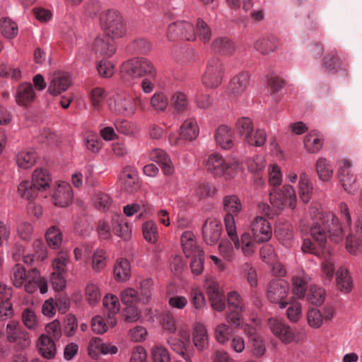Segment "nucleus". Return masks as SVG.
<instances>
[{"label":"nucleus","instance_id":"nucleus-3","mask_svg":"<svg viewBox=\"0 0 362 362\" xmlns=\"http://www.w3.org/2000/svg\"><path fill=\"white\" fill-rule=\"evenodd\" d=\"M223 210L226 212L224 223L226 230L230 240L236 249L240 247V240L236 232V225L234 216L242 211V204L235 195H228L223 198Z\"/></svg>","mask_w":362,"mask_h":362},{"label":"nucleus","instance_id":"nucleus-58","mask_svg":"<svg viewBox=\"0 0 362 362\" xmlns=\"http://www.w3.org/2000/svg\"><path fill=\"white\" fill-rule=\"evenodd\" d=\"M307 320L308 325L315 329L320 327L323 322L322 313L316 308H311L308 310Z\"/></svg>","mask_w":362,"mask_h":362},{"label":"nucleus","instance_id":"nucleus-55","mask_svg":"<svg viewBox=\"0 0 362 362\" xmlns=\"http://www.w3.org/2000/svg\"><path fill=\"white\" fill-rule=\"evenodd\" d=\"M143 234L145 239L150 243H155L158 237V227L153 221H146L143 226Z\"/></svg>","mask_w":362,"mask_h":362},{"label":"nucleus","instance_id":"nucleus-64","mask_svg":"<svg viewBox=\"0 0 362 362\" xmlns=\"http://www.w3.org/2000/svg\"><path fill=\"white\" fill-rule=\"evenodd\" d=\"M103 305L107 310V313H112V315H115L119 310V300L115 296H106L103 299Z\"/></svg>","mask_w":362,"mask_h":362},{"label":"nucleus","instance_id":"nucleus-41","mask_svg":"<svg viewBox=\"0 0 362 362\" xmlns=\"http://www.w3.org/2000/svg\"><path fill=\"white\" fill-rule=\"evenodd\" d=\"M45 238L50 248L58 249L61 246L62 234L58 227H50L46 232Z\"/></svg>","mask_w":362,"mask_h":362},{"label":"nucleus","instance_id":"nucleus-20","mask_svg":"<svg viewBox=\"0 0 362 362\" xmlns=\"http://www.w3.org/2000/svg\"><path fill=\"white\" fill-rule=\"evenodd\" d=\"M112 230L117 236L124 240L130 238L132 230L126 219L119 214H115L112 218Z\"/></svg>","mask_w":362,"mask_h":362},{"label":"nucleus","instance_id":"nucleus-16","mask_svg":"<svg viewBox=\"0 0 362 362\" xmlns=\"http://www.w3.org/2000/svg\"><path fill=\"white\" fill-rule=\"evenodd\" d=\"M250 81L248 72H241L235 76L230 81L227 89V94L231 98L241 95L246 90Z\"/></svg>","mask_w":362,"mask_h":362},{"label":"nucleus","instance_id":"nucleus-37","mask_svg":"<svg viewBox=\"0 0 362 362\" xmlns=\"http://www.w3.org/2000/svg\"><path fill=\"white\" fill-rule=\"evenodd\" d=\"M36 158V153L34 150H25L17 155L16 163L20 168L28 169L34 165Z\"/></svg>","mask_w":362,"mask_h":362},{"label":"nucleus","instance_id":"nucleus-59","mask_svg":"<svg viewBox=\"0 0 362 362\" xmlns=\"http://www.w3.org/2000/svg\"><path fill=\"white\" fill-rule=\"evenodd\" d=\"M192 259L190 263L192 272L195 275L200 274L204 269V252L199 251L198 253L191 255Z\"/></svg>","mask_w":362,"mask_h":362},{"label":"nucleus","instance_id":"nucleus-45","mask_svg":"<svg viewBox=\"0 0 362 362\" xmlns=\"http://www.w3.org/2000/svg\"><path fill=\"white\" fill-rule=\"evenodd\" d=\"M22 321L24 325L30 330H35L39 325L38 318L31 308H26L22 312Z\"/></svg>","mask_w":362,"mask_h":362},{"label":"nucleus","instance_id":"nucleus-47","mask_svg":"<svg viewBox=\"0 0 362 362\" xmlns=\"http://www.w3.org/2000/svg\"><path fill=\"white\" fill-rule=\"evenodd\" d=\"M196 37L204 42H208L211 37V29L202 19L198 18L196 22Z\"/></svg>","mask_w":362,"mask_h":362},{"label":"nucleus","instance_id":"nucleus-51","mask_svg":"<svg viewBox=\"0 0 362 362\" xmlns=\"http://www.w3.org/2000/svg\"><path fill=\"white\" fill-rule=\"evenodd\" d=\"M69 262V256L66 252H60L57 257L54 259L52 267L55 274H63L66 272V264Z\"/></svg>","mask_w":362,"mask_h":362},{"label":"nucleus","instance_id":"nucleus-5","mask_svg":"<svg viewBox=\"0 0 362 362\" xmlns=\"http://www.w3.org/2000/svg\"><path fill=\"white\" fill-rule=\"evenodd\" d=\"M100 23L105 34L111 38H119L126 33V25L121 13L113 9L100 13Z\"/></svg>","mask_w":362,"mask_h":362},{"label":"nucleus","instance_id":"nucleus-43","mask_svg":"<svg viewBox=\"0 0 362 362\" xmlns=\"http://www.w3.org/2000/svg\"><path fill=\"white\" fill-rule=\"evenodd\" d=\"M10 278L15 287H21L25 283L27 278V274L23 266L16 264L11 269Z\"/></svg>","mask_w":362,"mask_h":362},{"label":"nucleus","instance_id":"nucleus-10","mask_svg":"<svg viewBox=\"0 0 362 362\" xmlns=\"http://www.w3.org/2000/svg\"><path fill=\"white\" fill-rule=\"evenodd\" d=\"M228 306L229 313L226 315L228 322L235 327H240L243 325L242 313L243 311V303L240 295L235 291L228 294Z\"/></svg>","mask_w":362,"mask_h":362},{"label":"nucleus","instance_id":"nucleus-57","mask_svg":"<svg viewBox=\"0 0 362 362\" xmlns=\"http://www.w3.org/2000/svg\"><path fill=\"white\" fill-rule=\"evenodd\" d=\"M86 296L89 304L95 305L98 303L101 295L98 285L88 283L86 288Z\"/></svg>","mask_w":362,"mask_h":362},{"label":"nucleus","instance_id":"nucleus-62","mask_svg":"<svg viewBox=\"0 0 362 362\" xmlns=\"http://www.w3.org/2000/svg\"><path fill=\"white\" fill-rule=\"evenodd\" d=\"M105 90L102 88L97 87L91 90L90 93V98L92 105L95 110H100L105 100Z\"/></svg>","mask_w":362,"mask_h":362},{"label":"nucleus","instance_id":"nucleus-19","mask_svg":"<svg viewBox=\"0 0 362 362\" xmlns=\"http://www.w3.org/2000/svg\"><path fill=\"white\" fill-rule=\"evenodd\" d=\"M149 158L151 160L160 165L165 175H170L173 173L174 166L170 158L164 151L154 149L150 153Z\"/></svg>","mask_w":362,"mask_h":362},{"label":"nucleus","instance_id":"nucleus-31","mask_svg":"<svg viewBox=\"0 0 362 362\" xmlns=\"http://www.w3.org/2000/svg\"><path fill=\"white\" fill-rule=\"evenodd\" d=\"M199 134V128L197 122L194 119H186L180 127V136L186 141H192L197 138Z\"/></svg>","mask_w":362,"mask_h":362},{"label":"nucleus","instance_id":"nucleus-61","mask_svg":"<svg viewBox=\"0 0 362 362\" xmlns=\"http://www.w3.org/2000/svg\"><path fill=\"white\" fill-rule=\"evenodd\" d=\"M93 200L95 207L99 210L107 209L111 204L110 196L101 192H96Z\"/></svg>","mask_w":362,"mask_h":362},{"label":"nucleus","instance_id":"nucleus-13","mask_svg":"<svg viewBox=\"0 0 362 362\" xmlns=\"http://www.w3.org/2000/svg\"><path fill=\"white\" fill-rule=\"evenodd\" d=\"M222 230V225L220 221L216 218H208L205 221L202 233L206 244L215 245L219 240Z\"/></svg>","mask_w":362,"mask_h":362},{"label":"nucleus","instance_id":"nucleus-8","mask_svg":"<svg viewBox=\"0 0 362 362\" xmlns=\"http://www.w3.org/2000/svg\"><path fill=\"white\" fill-rule=\"evenodd\" d=\"M289 293V285L283 279L271 281L267 286V296L269 302L279 304L281 308H284L288 301L286 298Z\"/></svg>","mask_w":362,"mask_h":362},{"label":"nucleus","instance_id":"nucleus-24","mask_svg":"<svg viewBox=\"0 0 362 362\" xmlns=\"http://www.w3.org/2000/svg\"><path fill=\"white\" fill-rule=\"evenodd\" d=\"M7 339L10 342H15L18 338L23 339V345L28 346L30 343L29 334L24 330H20L19 324L15 321H11L6 326Z\"/></svg>","mask_w":362,"mask_h":362},{"label":"nucleus","instance_id":"nucleus-21","mask_svg":"<svg viewBox=\"0 0 362 362\" xmlns=\"http://www.w3.org/2000/svg\"><path fill=\"white\" fill-rule=\"evenodd\" d=\"M216 144L223 149H230L233 146V132L226 125L219 126L214 136Z\"/></svg>","mask_w":362,"mask_h":362},{"label":"nucleus","instance_id":"nucleus-44","mask_svg":"<svg viewBox=\"0 0 362 362\" xmlns=\"http://www.w3.org/2000/svg\"><path fill=\"white\" fill-rule=\"evenodd\" d=\"M233 328L224 323L218 325L214 331L215 338L220 344H225L233 336Z\"/></svg>","mask_w":362,"mask_h":362},{"label":"nucleus","instance_id":"nucleus-54","mask_svg":"<svg viewBox=\"0 0 362 362\" xmlns=\"http://www.w3.org/2000/svg\"><path fill=\"white\" fill-rule=\"evenodd\" d=\"M151 354L153 362H170L168 349L161 345H155L151 349Z\"/></svg>","mask_w":362,"mask_h":362},{"label":"nucleus","instance_id":"nucleus-35","mask_svg":"<svg viewBox=\"0 0 362 362\" xmlns=\"http://www.w3.org/2000/svg\"><path fill=\"white\" fill-rule=\"evenodd\" d=\"M40 190L31 181L24 180L21 182L18 187V193L19 195L30 202L37 197Z\"/></svg>","mask_w":362,"mask_h":362},{"label":"nucleus","instance_id":"nucleus-53","mask_svg":"<svg viewBox=\"0 0 362 362\" xmlns=\"http://www.w3.org/2000/svg\"><path fill=\"white\" fill-rule=\"evenodd\" d=\"M308 299L313 305H321L325 300L324 289L317 286H311L309 289Z\"/></svg>","mask_w":362,"mask_h":362},{"label":"nucleus","instance_id":"nucleus-38","mask_svg":"<svg viewBox=\"0 0 362 362\" xmlns=\"http://www.w3.org/2000/svg\"><path fill=\"white\" fill-rule=\"evenodd\" d=\"M337 288L342 292H349L352 286V281L346 269L340 268L336 273Z\"/></svg>","mask_w":362,"mask_h":362},{"label":"nucleus","instance_id":"nucleus-9","mask_svg":"<svg viewBox=\"0 0 362 362\" xmlns=\"http://www.w3.org/2000/svg\"><path fill=\"white\" fill-rule=\"evenodd\" d=\"M269 199L272 205L281 209L288 206L294 209L296 204V194L293 187L289 185H285L283 187L276 190L274 189L269 192Z\"/></svg>","mask_w":362,"mask_h":362},{"label":"nucleus","instance_id":"nucleus-2","mask_svg":"<svg viewBox=\"0 0 362 362\" xmlns=\"http://www.w3.org/2000/svg\"><path fill=\"white\" fill-rule=\"evenodd\" d=\"M252 236L249 233L241 235L240 243L242 251L245 256H250L254 252L255 243L268 241L272 234L269 222L262 216L256 217L251 223Z\"/></svg>","mask_w":362,"mask_h":362},{"label":"nucleus","instance_id":"nucleus-46","mask_svg":"<svg viewBox=\"0 0 362 362\" xmlns=\"http://www.w3.org/2000/svg\"><path fill=\"white\" fill-rule=\"evenodd\" d=\"M171 104L177 112L182 113L188 108L187 97L183 93L176 92L171 97Z\"/></svg>","mask_w":362,"mask_h":362},{"label":"nucleus","instance_id":"nucleus-22","mask_svg":"<svg viewBox=\"0 0 362 362\" xmlns=\"http://www.w3.org/2000/svg\"><path fill=\"white\" fill-rule=\"evenodd\" d=\"M35 98V93L30 83H25L19 85L16 93V102L20 105H27L32 103Z\"/></svg>","mask_w":362,"mask_h":362},{"label":"nucleus","instance_id":"nucleus-42","mask_svg":"<svg viewBox=\"0 0 362 362\" xmlns=\"http://www.w3.org/2000/svg\"><path fill=\"white\" fill-rule=\"evenodd\" d=\"M292 281L293 294L298 298H304L308 288V278L301 274L294 276Z\"/></svg>","mask_w":362,"mask_h":362},{"label":"nucleus","instance_id":"nucleus-48","mask_svg":"<svg viewBox=\"0 0 362 362\" xmlns=\"http://www.w3.org/2000/svg\"><path fill=\"white\" fill-rule=\"evenodd\" d=\"M266 132L264 129H258L255 132L252 130L249 133L243 140L252 146H261L266 141Z\"/></svg>","mask_w":362,"mask_h":362},{"label":"nucleus","instance_id":"nucleus-50","mask_svg":"<svg viewBox=\"0 0 362 362\" xmlns=\"http://www.w3.org/2000/svg\"><path fill=\"white\" fill-rule=\"evenodd\" d=\"M342 66V61L334 54H329L323 58L322 66L326 71H337L341 69Z\"/></svg>","mask_w":362,"mask_h":362},{"label":"nucleus","instance_id":"nucleus-15","mask_svg":"<svg viewBox=\"0 0 362 362\" xmlns=\"http://www.w3.org/2000/svg\"><path fill=\"white\" fill-rule=\"evenodd\" d=\"M92 49L95 54L110 57L115 54L116 47L112 38L107 35H99L94 39Z\"/></svg>","mask_w":362,"mask_h":362},{"label":"nucleus","instance_id":"nucleus-17","mask_svg":"<svg viewBox=\"0 0 362 362\" xmlns=\"http://www.w3.org/2000/svg\"><path fill=\"white\" fill-rule=\"evenodd\" d=\"M70 84L71 80L68 74L57 71L52 76L47 90L51 95H59L61 93L66 90Z\"/></svg>","mask_w":362,"mask_h":362},{"label":"nucleus","instance_id":"nucleus-32","mask_svg":"<svg viewBox=\"0 0 362 362\" xmlns=\"http://www.w3.org/2000/svg\"><path fill=\"white\" fill-rule=\"evenodd\" d=\"M114 276L118 281H126L130 276V264L127 259L119 258L114 267Z\"/></svg>","mask_w":362,"mask_h":362},{"label":"nucleus","instance_id":"nucleus-30","mask_svg":"<svg viewBox=\"0 0 362 362\" xmlns=\"http://www.w3.org/2000/svg\"><path fill=\"white\" fill-rule=\"evenodd\" d=\"M313 189L312 182L308 175L305 173H301L300 174L298 194L304 203H308L310 200Z\"/></svg>","mask_w":362,"mask_h":362},{"label":"nucleus","instance_id":"nucleus-18","mask_svg":"<svg viewBox=\"0 0 362 362\" xmlns=\"http://www.w3.org/2000/svg\"><path fill=\"white\" fill-rule=\"evenodd\" d=\"M351 163L347 160L341 161V165L339 169V176L340 182L344 189L349 193H353L355 190L353 185L356 182V176L351 173Z\"/></svg>","mask_w":362,"mask_h":362},{"label":"nucleus","instance_id":"nucleus-29","mask_svg":"<svg viewBox=\"0 0 362 362\" xmlns=\"http://www.w3.org/2000/svg\"><path fill=\"white\" fill-rule=\"evenodd\" d=\"M115 111L118 114L132 116L134 114L133 99L129 95L118 96L115 100Z\"/></svg>","mask_w":362,"mask_h":362},{"label":"nucleus","instance_id":"nucleus-39","mask_svg":"<svg viewBox=\"0 0 362 362\" xmlns=\"http://www.w3.org/2000/svg\"><path fill=\"white\" fill-rule=\"evenodd\" d=\"M0 32L8 39H13L17 36L18 28L17 24L8 18L0 21Z\"/></svg>","mask_w":362,"mask_h":362},{"label":"nucleus","instance_id":"nucleus-60","mask_svg":"<svg viewBox=\"0 0 362 362\" xmlns=\"http://www.w3.org/2000/svg\"><path fill=\"white\" fill-rule=\"evenodd\" d=\"M151 105L155 110L163 111L168 105V100L163 93H156L151 98Z\"/></svg>","mask_w":362,"mask_h":362},{"label":"nucleus","instance_id":"nucleus-28","mask_svg":"<svg viewBox=\"0 0 362 362\" xmlns=\"http://www.w3.org/2000/svg\"><path fill=\"white\" fill-rule=\"evenodd\" d=\"M51 181V177L47 170L37 169L33 173L31 182L40 192L46 191L49 187Z\"/></svg>","mask_w":362,"mask_h":362},{"label":"nucleus","instance_id":"nucleus-49","mask_svg":"<svg viewBox=\"0 0 362 362\" xmlns=\"http://www.w3.org/2000/svg\"><path fill=\"white\" fill-rule=\"evenodd\" d=\"M84 144L90 151L98 153L101 148L103 143L98 134L89 132L84 137Z\"/></svg>","mask_w":362,"mask_h":362},{"label":"nucleus","instance_id":"nucleus-26","mask_svg":"<svg viewBox=\"0 0 362 362\" xmlns=\"http://www.w3.org/2000/svg\"><path fill=\"white\" fill-rule=\"evenodd\" d=\"M41 355L46 358H52L56 354V345L51 338L46 334H42L37 343Z\"/></svg>","mask_w":362,"mask_h":362},{"label":"nucleus","instance_id":"nucleus-52","mask_svg":"<svg viewBox=\"0 0 362 362\" xmlns=\"http://www.w3.org/2000/svg\"><path fill=\"white\" fill-rule=\"evenodd\" d=\"M253 127V123L249 117H240L235 123V128L238 134L243 138L252 132Z\"/></svg>","mask_w":362,"mask_h":362},{"label":"nucleus","instance_id":"nucleus-11","mask_svg":"<svg viewBox=\"0 0 362 362\" xmlns=\"http://www.w3.org/2000/svg\"><path fill=\"white\" fill-rule=\"evenodd\" d=\"M268 326L272 332L285 344L291 343L295 338L291 327L281 320L270 318L268 320Z\"/></svg>","mask_w":362,"mask_h":362},{"label":"nucleus","instance_id":"nucleus-63","mask_svg":"<svg viewBox=\"0 0 362 362\" xmlns=\"http://www.w3.org/2000/svg\"><path fill=\"white\" fill-rule=\"evenodd\" d=\"M122 302L129 306L139 300L138 292L132 288H128L124 290L120 295Z\"/></svg>","mask_w":362,"mask_h":362},{"label":"nucleus","instance_id":"nucleus-7","mask_svg":"<svg viewBox=\"0 0 362 362\" xmlns=\"http://www.w3.org/2000/svg\"><path fill=\"white\" fill-rule=\"evenodd\" d=\"M206 168L216 175H224L226 179H230L240 169L241 165L238 160L226 161L221 156L215 153L209 157Z\"/></svg>","mask_w":362,"mask_h":362},{"label":"nucleus","instance_id":"nucleus-12","mask_svg":"<svg viewBox=\"0 0 362 362\" xmlns=\"http://www.w3.org/2000/svg\"><path fill=\"white\" fill-rule=\"evenodd\" d=\"M206 291L213 309L218 312L223 311L226 307V300L220 285L215 281H210L206 284Z\"/></svg>","mask_w":362,"mask_h":362},{"label":"nucleus","instance_id":"nucleus-27","mask_svg":"<svg viewBox=\"0 0 362 362\" xmlns=\"http://www.w3.org/2000/svg\"><path fill=\"white\" fill-rule=\"evenodd\" d=\"M356 235L357 238L349 235L346 240V248L352 254H357L362 251V222L357 223Z\"/></svg>","mask_w":362,"mask_h":362},{"label":"nucleus","instance_id":"nucleus-6","mask_svg":"<svg viewBox=\"0 0 362 362\" xmlns=\"http://www.w3.org/2000/svg\"><path fill=\"white\" fill-rule=\"evenodd\" d=\"M225 66L218 57H211L206 62V69L202 76L203 85L209 88H216L222 82Z\"/></svg>","mask_w":362,"mask_h":362},{"label":"nucleus","instance_id":"nucleus-23","mask_svg":"<svg viewBox=\"0 0 362 362\" xmlns=\"http://www.w3.org/2000/svg\"><path fill=\"white\" fill-rule=\"evenodd\" d=\"M180 242L187 257L198 253L199 251H203L199 246L197 245L194 235L192 231H185L181 235Z\"/></svg>","mask_w":362,"mask_h":362},{"label":"nucleus","instance_id":"nucleus-34","mask_svg":"<svg viewBox=\"0 0 362 362\" xmlns=\"http://www.w3.org/2000/svg\"><path fill=\"white\" fill-rule=\"evenodd\" d=\"M193 341L194 346L199 350L204 349L208 345V334L205 326L203 324L195 325L193 332Z\"/></svg>","mask_w":362,"mask_h":362},{"label":"nucleus","instance_id":"nucleus-36","mask_svg":"<svg viewBox=\"0 0 362 362\" xmlns=\"http://www.w3.org/2000/svg\"><path fill=\"white\" fill-rule=\"evenodd\" d=\"M316 171L320 180L327 182L333 175V168L330 163L325 158H320L316 162Z\"/></svg>","mask_w":362,"mask_h":362},{"label":"nucleus","instance_id":"nucleus-33","mask_svg":"<svg viewBox=\"0 0 362 362\" xmlns=\"http://www.w3.org/2000/svg\"><path fill=\"white\" fill-rule=\"evenodd\" d=\"M211 47L215 52L225 55L231 54L235 50L233 43L226 37L216 38L211 44Z\"/></svg>","mask_w":362,"mask_h":362},{"label":"nucleus","instance_id":"nucleus-4","mask_svg":"<svg viewBox=\"0 0 362 362\" xmlns=\"http://www.w3.org/2000/svg\"><path fill=\"white\" fill-rule=\"evenodd\" d=\"M120 74L125 79L147 76L154 78L156 74L153 63L144 57H134L124 62L120 67Z\"/></svg>","mask_w":362,"mask_h":362},{"label":"nucleus","instance_id":"nucleus-56","mask_svg":"<svg viewBox=\"0 0 362 362\" xmlns=\"http://www.w3.org/2000/svg\"><path fill=\"white\" fill-rule=\"evenodd\" d=\"M304 146L310 153H316L321 149L322 143L315 134H309L304 139Z\"/></svg>","mask_w":362,"mask_h":362},{"label":"nucleus","instance_id":"nucleus-1","mask_svg":"<svg viewBox=\"0 0 362 362\" xmlns=\"http://www.w3.org/2000/svg\"><path fill=\"white\" fill-rule=\"evenodd\" d=\"M321 221L322 224L314 223L310 227V234L322 252L326 250L329 253V250L326 247L327 233L332 241L339 243L343 240L344 229L337 217L331 211L324 213Z\"/></svg>","mask_w":362,"mask_h":362},{"label":"nucleus","instance_id":"nucleus-40","mask_svg":"<svg viewBox=\"0 0 362 362\" xmlns=\"http://www.w3.org/2000/svg\"><path fill=\"white\" fill-rule=\"evenodd\" d=\"M277 47V39L274 36L263 38L255 43V49L263 54L274 52Z\"/></svg>","mask_w":362,"mask_h":362},{"label":"nucleus","instance_id":"nucleus-25","mask_svg":"<svg viewBox=\"0 0 362 362\" xmlns=\"http://www.w3.org/2000/svg\"><path fill=\"white\" fill-rule=\"evenodd\" d=\"M279 241L286 247H290L293 243V233L291 224L288 223H278L275 229Z\"/></svg>","mask_w":362,"mask_h":362},{"label":"nucleus","instance_id":"nucleus-14","mask_svg":"<svg viewBox=\"0 0 362 362\" xmlns=\"http://www.w3.org/2000/svg\"><path fill=\"white\" fill-rule=\"evenodd\" d=\"M73 192L69 184L62 182L58 184L52 195L53 204L59 207H66L72 202Z\"/></svg>","mask_w":362,"mask_h":362}]
</instances>
